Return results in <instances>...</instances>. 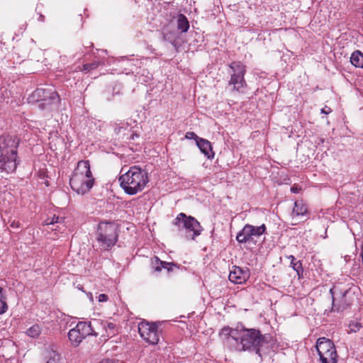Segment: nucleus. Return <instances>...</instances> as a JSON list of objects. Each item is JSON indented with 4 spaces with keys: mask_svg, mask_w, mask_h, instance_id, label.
<instances>
[{
    "mask_svg": "<svg viewBox=\"0 0 363 363\" xmlns=\"http://www.w3.org/2000/svg\"><path fill=\"white\" fill-rule=\"evenodd\" d=\"M135 74L136 80L140 83H147L152 79V74L147 69H142L141 65L140 66V69H138Z\"/></svg>",
    "mask_w": 363,
    "mask_h": 363,
    "instance_id": "nucleus-20",
    "label": "nucleus"
},
{
    "mask_svg": "<svg viewBox=\"0 0 363 363\" xmlns=\"http://www.w3.org/2000/svg\"><path fill=\"white\" fill-rule=\"evenodd\" d=\"M250 272L248 269H243L238 266H233L230 270L228 279L236 284H242L250 278Z\"/></svg>",
    "mask_w": 363,
    "mask_h": 363,
    "instance_id": "nucleus-16",
    "label": "nucleus"
},
{
    "mask_svg": "<svg viewBox=\"0 0 363 363\" xmlns=\"http://www.w3.org/2000/svg\"><path fill=\"white\" fill-rule=\"evenodd\" d=\"M183 227L184 236L187 240H194L203 230V228L195 218L187 216L184 213H183Z\"/></svg>",
    "mask_w": 363,
    "mask_h": 363,
    "instance_id": "nucleus-14",
    "label": "nucleus"
},
{
    "mask_svg": "<svg viewBox=\"0 0 363 363\" xmlns=\"http://www.w3.org/2000/svg\"><path fill=\"white\" fill-rule=\"evenodd\" d=\"M196 144L202 153L208 158L211 157L213 152L211 143L208 140L203 138L196 139Z\"/></svg>",
    "mask_w": 363,
    "mask_h": 363,
    "instance_id": "nucleus-18",
    "label": "nucleus"
},
{
    "mask_svg": "<svg viewBox=\"0 0 363 363\" xmlns=\"http://www.w3.org/2000/svg\"><path fill=\"white\" fill-rule=\"evenodd\" d=\"M307 213V208L302 201H296L292 211L293 216H303Z\"/></svg>",
    "mask_w": 363,
    "mask_h": 363,
    "instance_id": "nucleus-24",
    "label": "nucleus"
},
{
    "mask_svg": "<svg viewBox=\"0 0 363 363\" xmlns=\"http://www.w3.org/2000/svg\"><path fill=\"white\" fill-rule=\"evenodd\" d=\"M64 220L63 218L54 216L52 218H48L45 220L44 224L46 225H54L55 223H60Z\"/></svg>",
    "mask_w": 363,
    "mask_h": 363,
    "instance_id": "nucleus-29",
    "label": "nucleus"
},
{
    "mask_svg": "<svg viewBox=\"0 0 363 363\" xmlns=\"http://www.w3.org/2000/svg\"><path fill=\"white\" fill-rule=\"evenodd\" d=\"M121 89V84H116L113 89V95L114 94H119Z\"/></svg>",
    "mask_w": 363,
    "mask_h": 363,
    "instance_id": "nucleus-35",
    "label": "nucleus"
},
{
    "mask_svg": "<svg viewBox=\"0 0 363 363\" xmlns=\"http://www.w3.org/2000/svg\"><path fill=\"white\" fill-rule=\"evenodd\" d=\"M17 146L10 135L0 137V171L13 172L16 168Z\"/></svg>",
    "mask_w": 363,
    "mask_h": 363,
    "instance_id": "nucleus-3",
    "label": "nucleus"
},
{
    "mask_svg": "<svg viewBox=\"0 0 363 363\" xmlns=\"http://www.w3.org/2000/svg\"><path fill=\"white\" fill-rule=\"evenodd\" d=\"M119 177L120 185L125 194L135 195L141 192L149 182L148 173L139 166L130 167L128 170L122 168Z\"/></svg>",
    "mask_w": 363,
    "mask_h": 363,
    "instance_id": "nucleus-1",
    "label": "nucleus"
},
{
    "mask_svg": "<svg viewBox=\"0 0 363 363\" xmlns=\"http://www.w3.org/2000/svg\"><path fill=\"white\" fill-rule=\"evenodd\" d=\"M333 297V311H343L357 300L355 288L341 282L336 283L330 290Z\"/></svg>",
    "mask_w": 363,
    "mask_h": 363,
    "instance_id": "nucleus-4",
    "label": "nucleus"
},
{
    "mask_svg": "<svg viewBox=\"0 0 363 363\" xmlns=\"http://www.w3.org/2000/svg\"><path fill=\"white\" fill-rule=\"evenodd\" d=\"M265 231L266 226L264 224L260 226L246 224L242 230L238 233L236 240L239 243L255 244L257 238L263 235Z\"/></svg>",
    "mask_w": 363,
    "mask_h": 363,
    "instance_id": "nucleus-10",
    "label": "nucleus"
},
{
    "mask_svg": "<svg viewBox=\"0 0 363 363\" xmlns=\"http://www.w3.org/2000/svg\"><path fill=\"white\" fill-rule=\"evenodd\" d=\"M189 24L187 18L183 15V33L187 31Z\"/></svg>",
    "mask_w": 363,
    "mask_h": 363,
    "instance_id": "nucleus-32",
    "label": "nucleus"
},
{
    "mask_svg": "<svg viewBox=\"0 0 363 363\" xmlns=\"http://www.w3.org/2000/svg\"><path fill=\"white\" fill-rule=\"evenodd\" d=\"M108 299V297L106 294H101L98 296V301L100 303L106 302Z\"/></svg>",
    "mask_w": 363,
    "mask_h": 363,
    "instance_id": "nucleus-34",
    "label": "nucleus"
},
{
    "mask_svg": "<svg viewBox=\"0 0 363 363\" xmlns=\"http://www.w3.org/2000/svg\"><path fill=\"white\" fill-rule=\"evenodd\" d=\"M229 67L231 69L230 74L244 77L246 73V69L245 66L242 62H233L229 65Z\"/></svg>",
    "mask_w": 363,
    "mask_h": 363,
    "instance_id": "nucleus-21",
    "label": "nucleus"
},
{
    "mask_svg": "<svg viewBox=\"0 0 363 363\" xmlns=\"http://www.w3.org/2000/svg\"><path fill=\"white\" fill-rule=\"evenodd\" d=\"M94 59L91 63H86L83 65V70L89 72L91 70L96 69L100 65H111L112 61H114L113 57H106L107 51L104 50H96V52H93Z\"/></svg>",
    "mask_w": 363,
    "mask_h": 363,
    "instance_id": "nucleus-15",
    "label": "nucleus"
},
{
    "mask_svg": "<svg viewBox=\"0 0 363 363\" xmlns=\"http://www.w3.org/2000/svg\"><path fill=\"white\" fill-rule=\"evenodd\" d=\"M28 103L38 102L39 108L46 110L47 106H57L60 98L54 87L46 85L45 87H38L28 98Z\"/></svg>",
    "mask_w": 363,
    "mask_h": 363,
    "instance_id": "nucleus-6",
    "label": "nucleus"
},
{
    "mask_svg": "<svg viewBox=\"0 0 363 363\" xmlns=\"http://www.w3.org/2000/svg\"><path fill=\"white\" fill-rule=\"evenodd\" d=\"M185 138L189 140L193 139L195 140L196 143V139L200 138L194 132H187L186 133Z\"/></svg>",
    "mask_w": 363,
    "mask_h": 363,
    "instance_id": "nucleus-31",
    "label": "nucleus"
},
{
    "mask_svg": "<svg viewBox=\"0 0 363 363\" xmlns=\"http://www.w3.org/2000/svg\"><path fill=\"white\" fill-rule=\"evenodd\" d=\"M288 259H291V262H294L296 259V258L294 257V256L293 255H290L288 257Z\"/></svg>",
    "mask_w": 363,
    "mask_h": 363,
    "instance_id": "nucleus-39",
    "label": "nucleus"
},
{
    "mask_svg": "<svg viewBox=\"0 0 363 363\" xmlns=\"http://www.w3.org/2000/svg\"><path fill=\"white\" fill-rule=\"evenodd\" d=\"M229 85H232L234 90L240 91L241 89L246 86V82L245 78L241 76L239 77L235 76V74H230Z\"/></svg>",
    "mask_w": 363,
    "mask_h": 363,
    "instance_id": "nucleus-19",
    "label": "nucleus"
},
{
    "mask_svg": "<svg viewBox=\"0 0 363 363\" xmlns=\"http://www.w3.org/2000/svg\"><path fill=\"white\" fill-rule=\"evenodd\" d=\"M118 225L114 222H101L98 226L97 240L104 248L113 246L118 238Z\"/></svg>",
    "mask_w": 363,
    "mask_h": 363,
    "instance_id": "nucleus-8",
    "label": "nucleus"
},
{
    "mask_svg": "<svg viewBox=\"0 0 363 363\" xmlns=\"http://www.w3.org/2000/svg\"><path fill=\"white\" fill-rule=\"evenodd\" d=\"M138 331L145 342L151 345H156L159 342L160 335L157 328L154 323L141 322L138 325Z\"/></svg>",
    "mask_w": 363,
    "mask_h": 363,
    "instance_id": "nucleus-13",
    "label": "nucleus"
},
{
    "mask_svg": "<svg viewBox=\"0 0 363 363\" xmlns=\"http://www.w3.org/2000/svg\"><path fill=\"white\" fill-rule=\"evenodd\" d=\"M291 267L296 272L298 277H300V274L303 272V267L301 261L295 260L294 262H291Z\"/></svg>",
    "mask_w": 363,
    "mask_h": 363,
    "instance_id": "nucleus-27",
    "label": "nucleus"
},
{
    "mask_svg": "<svg viewBox=\"0 0 363 363\" xmlns=\"http://www.w3.org/2000/svg\"><path fill=\"white\" fill-rule=\"evenodd\" d=\"M321 113H324V114H326V113H328L327 111H325L324 109H321Z\"/></svg>",
    "mask_w": 363,
    "mask_h": 363,
    "instance_id": "nucleus-42",
    "label": "nucleus"
},
{
    "mask_svg": "<svg viewBox=\"0 0 363 363\" xmlns=\"http://www.w3.org/2000/svg\"><path fill=\"white\" fill-rule=\"evenodd\" d=\"M350 62L354 67L363 68V53L359 50L354 51L350 57Z\"/></svg>",
    "mask_w": 363,
    "mask_h": 363,
    "instance_id": "nucleus-23",
    "label": "nucleus"
},
{
    "mask_svg": "<svg viewBox=\"0 0 363 363\" xmlns=\"http://www.w3.org/2000/svg\"><path fill=\"white\" fill-rule=\"evenodd\" d=\"M114 61H112V63L117 61L118 66L122 69L118 70L117 73H125V74H135L140 69V65L146 64L149 61V58L138 59L128 58L126 57H122L120 60L114 58Z\"/></svg>",
    "mask_w": 363,
    "mask_h": 363,
    "instance_id": "nucleus-12",
    "label": "nucleus"
},
{
    "mask_svg": "<svg viewBox=\"0 0 363 363\" xmlns=\"http://www.w3.org/2000/svg\"><path fill=\"white\" fill-rule=\"evenodd\" d=\"M162 86H163V85H162V84H160V86L156 89V90H154V89H151L150 91H147L149 97H150V98H153V97H154V96L157 94V90H158L159 89H162Z\"/></svg>",
    "mask_w": 363,
    "mask_h": 363,
    "instance_id": "nucleus-33",
    "label": "nucleus"
},
{
    "mask_svg": "<svg viewBox=\"0 0 363 363\" xmlns=\"http://www.w3.org/2000/svg\"><path fill=\"white\" fill-rule=\"evenodd\" d=\"M362 328L361 323L357 320L351 321L349 325L350 332L356 333Z\"/></svg>",
    "mask_w": 363,
    "mask_h": 363,
    "instance_id": "nucleus-30",
    "label": "nucleus"
},
{
    "mask_svg": "<svg viewBox=\"0 0 363 363\" xmlns=\"http://www.w3.org/2000/svg\"><path fill=\"white\" fill-rule=\"evenodd\" d=\"M267 338L257 330L241 328L237 344L241 345L242 350H255L256 354L261 356L262 348L268 342Z\"/></svg>",
    "mask_w": 363,
    "mask_h": 363,
    "instance_id": "nucleus-5",
    "label": "nucleus"
},
{
    "mask_svg": "<svg viewBox=\"0 0 363 363\" xmlns=\"http://www.w3.org/2000/svg\"><path fill=\"white\" fill-rule=\"evenodd\" d=\"M42 332V326L39 324H33L26 331V335L32 338H37L40 336Z\"/></svg>",
    "mask_w": 363,
    "mask_h": 363,
    "instance_id": "nucleus-25",
    "label": "nucleus"
},
{
    "mask_svg": "<svg viewBox=\"0 0 363 363\" xmlns=\"http://www.w3.org/2000/svg\"><path fill=\"white\" fill-rule=\"evenodd\" d=\"M8 310L6 297L4 293L3 288L0 287V314L5 313Z\"/></svg>",
    "mask_w": 363,
    "mask_h": 363,
    "instance_id": "nucleus-26",
    "label": "nucleus"
},
{
    "mask_svg": "<svg viewBox=\"0 0 363 363\" xmlns=\"http://www.w3.org/2000/svg\"><path fill=\"white\" fill-rule=\"evenodd\" d=\"M166 21L167 22L162 23L161 30L163 40L169 42L176 50H178L181 45L182 14L179 13L177 17H172Z\"/></svg>",
    "mask_w": 363,
    "mask_h": 363,
    "instance_id": "nucleus-7",
    "label": "nucleus"
},
{
    "mask_svg": "<svg viewBox=\"0 0 363 363\" xmlns=\"http://www.w3.org/2000/svg\"><path fill=\"white\" fill-rule=\"evenodd\" d=\"M94 179L90 169V164L88 160L78 162L70 179L71 188L77 194L84 195L88 193L93 187Z\"/></svg>",
    "mask_w": 363,
    "mask_h": 363,
    "instance_id": "nucleus-2",
    "label": "nucleus"
},
{
    "mask_svg": "<svg viewBox=\"0 0 363 363\" xmlns=\"http://www.w3.org/2000/svg\"><path fill=\"white\" fill-rule=\"evenodd\" d=\"M173 264L170 262H162L157 257H155V260L152 261V267L156 272H160L162 269H166L167 272L172 270V267Z\"/></svg>",
    "mask_w": 363,
    "mask_h": 363,
    "instance_id": "nucleus-22",
    "label": "nucleus"
},
{
    "mask_svg": "<svg viewBox=\"0 0 363 363\" xmlns=\"http://www.w3.org/2000/svg\"><path fill=\"white\" fill-rule=\"evenodd\" d=\"M240 328H231L228 326L223 328L219 332V335L220 337L227 339L230 337H232L236 342H238V338L239 337Z\"/></svg>",
    "mask_w": 363,
    "mask_h": 363,
    "instance_id": "nucleus-17",
    "label": "nucleus"
},
{
    "mask_svg": "<svg viewBox=\"0 0 363 363\" xmlns=\"http://www.w3.org/2000/svg\"><path fill=\"white\" fill-rule=\"evenodd\" d=\"M135 137L138 138V135H137V134H133V135H131V138H132V139H133V140H134V139H135Z\"/></svg>",
    "mask_w": 363,
    "mask_h": 363,
    "instance_id": "nucleus-41",
    "label": "nucleus"
},
{
    "mask_svg": "<svg viewBox=\"0 0 363 363\" xmlns=\"http://www.w3.org/2000/svg\"><path fill=\"white\" fill-rule=\"evenodd\" d=\"M93 335L96 336L91 328V324L85 322H79L75 328L71 329L68 333V337L72 345L78 346L86 336Z\"/></svg>",
    "mask_w": 363,
    "mask_h": 363,
    "instance_id": "nucleus-11",
    "label": "nucleus"
},
{
    "mask_svg": "<svg viewBox=\"0 0 363 363\" xmlns=\"http://www.w3.org/2000/svg\"><path fill=\"white\" fill-rule=\"evenodd\" d=\"M87 297L89 298V301L93 303L94 302V297L93 294L91 292L86 293Z\"/></svg>",
    "mask_w": 363,
    "mask_h": 363,
    "instance_id": "nucleus-37",
    "label": "nucleus"
},
{
    "mask_svg": "<svg viewBox=\"0 0 363 363\" xmlns=\"http://www.w3.org/2000/svg\"><path fill=\"white\" fill-rule=\"evenodd\" d=\"M11 228H19L20 226V224H19V222L18 221H16V220H13L11 223Z\"/></svg>",
    "mask_w": 363,
    "mask_h": 363,
    "instance_id": "nucleus-36",
    "label": "nucleus"
},
{
    "mask_svg": "<svg viewBox=\"0 0 363 363\" xmlns=\"http://www.w3.org/2000/svg\"><path fill=\"white\" fill-rule=\"evenodd\" d=\"M59 362L60 354L56 353L55 351L50 352L46 363H59Z\"/></svg>",
    "mask_w": 363,
    "mask_h": 363,
    "instance_id": "nucleus-28",
    "label": "nucleus"
},
{
    "mask_svg": "<svg viewBox=\"0 0 363 363\" xmlns=\"http://www.w3.org/2000/svg\"><path fill=\"white\" fill-rule=\"evenodd\" d=\"M79 289L80 290L83 291V288H82V287H79Z\"/></svg>",
    "mask_w": 363,
    "mask_h": 363,
    "instance_id": "nucleus-44",
    "label": "nucleus"
},
{
    "mask_svg": "<svg viewBox=\"0 0 363 363\" xmlns=\"http://www.w3.org/2000/svg\"><path fill=\"white\" fill-rule=\"evenodd\" d=\"M182 216V213L179 214L177 217V220L179 221V216Z\"/></svg>",
    "mask_w": 363,
    "mask_h": 363,
    "instance_id": "nucleus-43",
    "label": "nucleus"
},
{
    "mask_svg": "<svg viewBox=\"0 0 363 363\" xmlns=\"http://www.w3.org/2000/svg\"><path fill=\"white\" fill-rule=\"evenodd\" d=\"M44 16L43 15H40L39 18H38V21H44Z\"/></svg>",
    "mask_w": 363,
    "mask_h": 363,
    "instance_id": "nucleus-40",
    "label": "nucleus"
},
{
    "mask_svg": "<svg viewBox=\"0 0 363 363\" xmlns=\"http://www.w3.org/2000/svg\"><path fill=\"white\" fill-rule=\"evenodd\" d=\"M291 191L293 193H298V189L297 187H295V186L291 187Z\"/></svg>",
    "mask_w": 363,
    "mask_h": 363,
    "instance_id": "nucleus-38",
    "label": "nucleus"
},
{
    "mask_svg": "<svg viewBox=\"0 0 363 363\" xmlns=\"http://www.w3.org/2000/svg\"><path fill=\"white\" fill-rule=\"evenodd\" d=\"M316 350L322 363H337V352L333 342L325 337L317 340Z\"/></svg>",
    "mask_w": 363,
    "mask_h": 363,
    "instance_id": "nucleus-9",
    "label": "nucleus"
}]
</instances>
